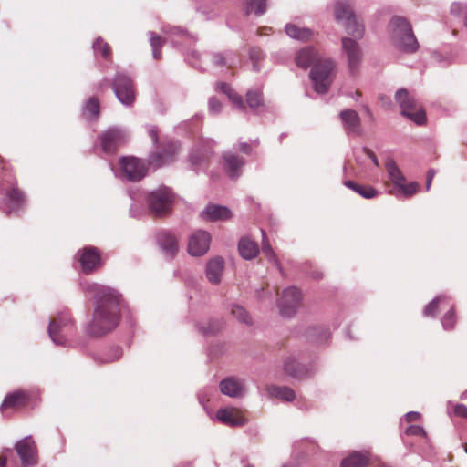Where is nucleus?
<instances>
[{"label": "nucleus", "mask_w": 467, "mask_h": 467, "mask_svg": "<svg viewBox=\"0 0 467 467\" xmlns=\"http://www.w3.org/2000/svg\"><path fill=\"white\" fill-rule=\"evenodd\" d=\"M84 290L93 293L95 298L92 317L85 326V334L93 338L101 337L119 326L122 296L116 289L98 284H87Z\"/></svg>", "instance_id": "obj_1"}, {"label": "nucleus", "mask_w": 467, "mask_h": 467, "mask_svg": "<svg viewBox=\"0 0 467 467\" xmlns=\"http://www.w3.org/2000/svg\"><path fill=\"white\" fill-rule=\"evenodd\" d=\"M389 37L393 45L404 53L413 54L420 48L410 23L403 16H394L390 20Z\"/></svg>", "instance_id": "obj_2"}, {"label": "nucleus", "mask_w": 467, "mask_h": 467, "mask_svg": "<svg viewBox=\"0 0 467 467\" xmlns=\"http://www.w3.org/2000/svg\"><path fill=\"white\" fill-rule=\"evenodd\" d=\"M176 195L171 188L161 185L146 195V204L150 214L155 218L169 215L173 208Z\"/></svg>", "instance_id": "obj_3"}, {"label": "nucleus", "mask_w": 467, "mask_h": 467, "mask_svg": "<svg viewBox=\"0 0 467 467\" xmlns=\"http://www.w3.org/2000/svg\"><path fill=\"white\" fill-rule=\"evenodd\" d=\"M335 66L334 60L326 58L321 59L311 68L309 78L317 93L323 95L328 92L332 84L331 74Z\"/></svg>", "instance_id": "obj_4"}, {"label": "nucleus", "mask_w": 467, "mask_h": 467, "mask_svg": "<svg viewBox=\"0 0 467 467\" xmlns=\"http://www.w3.org/2000/svg\"><path fill=\"white\" fill-rule=\"evenodd\" d=\"M395 99L401 109V115L405 116L418 125H423L427 121L425 110L418 108L415 99L406 88L396 91Z\"/></svg>", "instance_id": "obj_5"}, {"label": "nucleus", "mask_w": 467, "mask_h": 467, "mask_svg": "<svg viewBox=\"0 0 467 467\" xmlns=\"http://www.w3.org/2000/svg\"><path fill=\"white\" fill-rule=\"evenodd\" d=\"M119 166L122 176L131 182H137L145 178L150 168L146 160L134 156L121 157Z\"/></svg>", "instance_id": "obj_6"}, {"label": "nucleus", "mask_w": 467, "mask_h": 467, "mask_svg": "<svg viewBox=\"0 0 467 467\" xmlns=\"http://www.w3.org/2000/svg\"><path fill=\"white\" fill-rule=\"evenodd\" d=\"M75 258L80 265L81 272L85 275H91L104 265L101 251L96 246H86L79 249Z\"/></svg>", "instance_id": "obj_7"}, {"label": "nucleus", "mask_w": 467, "mask_h": 467, "mask_svg": "<svg viewBox=\"0 0 467 467\" xmlns=\"http://www.w3.org/2000/svg\"><path fill=\"white\" fill-rule=\"evenodd\" d=\"M101 150L106 154H115L119 147L127 143L126 131L119 127H109L99 135Z\"/></svg>", "instance_id": "obj_8"}, {"label": "nucleus", "mask_w": 467, "mask_h": 467, "mask_svg": "<svg viewBox=\"0 0 467 467\" xmlns=\"http://www.w3.org/2000/svg\"><path fill=\"white\" fill-rule=\"evenodd\" d=\"M111 88L118 99L125 106H132L135 99L134 83L130 77L123 72L115 75Z\"/></svg>", "instance_id": "obj_9"}, {"label": "nucleus", "mask_w": 467, "mask_h": 467, "mask_svg": "<svg viewBox=\"0 0 467 467\" xmlns=\"http://www.w3.org/2000/svg\"><path fill=\"white\" fill-rule=\"evenodd\" d=\"M178 150L179 147L174 141H162L156 146V150L149 154V158L146 160L149 167L159 169L171 163Z\"/></svg>", "instance_id": "obj_10"}, {"label": "nucleus", "mask_w": 467, "mask_h": 467, "mask_svg": "<svg viewBox=\"0 0 467 467\" xmlns=\"http://www.w3.org/2000/svg\"><path fill=\"white\" fill-rule=\"evenodd\" d=\"M303 296L296 286H290L283 290L277 300L279 313L284 317H292L301 306Z\"/></svg>", "instance_id": "obj_11"}, {"label": "nucleus", "mask_w": 467, "mask_h": 467, "mask_svg": "<svg viewBox=\"0 0 467 467\" xmlns=\"http://www.w3.org/2000/svg\"><path fill=\"white\" fill-rule=\"evenodd\" d=\"M74 326L75 321L71 314L68 311L61 312L49 323V337L55 344L64 345L66 342L64 333L71 331Z\"/></svg>", "instance_id": "obj_12"}, {"label": "nucleus", "mask_w": 467, "mask_h": 467, "mask_svg": "<svg viewBox=\"0 0 467 467\" xmlns=\"http://www.w3.org/2000/svg\"><path fill=\"white\" fill-rule=\"evenodd\" d=\"M342 52L347 57L348 71L356 76L363 58L360 45L352 37L344 36L341 38Z\"/></svg>", "instance_id": "obj_13"}, {"label": "nucleus", "mask_w": 467, "mask_h": 467, "mask_svg": "<svg viewBox=\"0 0 467 467\" xmlns=\"http://www.w3.org/2000/svg\"><path fill=\"white\" fill-rule=\"evenodd\" d=\"M16 451L23 467H34L38 463L37 448L31 436L19 441L16 444Z\"/></svg>", "instance_id": "obj_14"}, {"label": "nucleus", "mask_w": 467, "mask_h": 467, "mask_svg": "<svg viewBox=\"0 0 467 467\" xmlns=\"http://www.w3.org/2000/svg\"><path fill=\"white\" fill-rule=\"evenodd\" d=\"M26 196L18 187L12 185L5 192V211L7 215L19 214L26 205Z\"/></svg>", "instance_id": "obj_15"}, {"label": "nucleus", "mask_w": 467, "mask_h": 467, "mask_svg": "<svg viewBox=\"0 0 467 467\" xmlns=\"http://www.w3.org/2000/svg\"><path fill=\"white\" fill-rule=\"evenodd\" d=\"M210 243V234L204 230H198L189 238L188 252L192 256H202L208 252Z\"/></svg>", "instance_id": "obj_16"}, {"label": "nucleus", "mask_w": 467, "mask_h": 467, "mask_svg": "<svg viewBox=\"0 0 467 467\" xmlns=\"http://www.w3.org/2000/svg\"><path fill=\"white\" fill-rule=\"evenodd\" d=\"M158 246L171 258L174 257L179 251V238L169 230H160L155 234Z\"/></svg>", "instance_id": "obj_17"}, {"label": "nucleus", "mask_w": 467, "mask_h": 467, "mask_svg": "<svg viewBox=\"0 0 467 467\" xmlns=\"http://www.w3.org/2000/svg\"><path fill=\"white\" fill-rule=\"evenodd\" d=\"M343 128L348 135H361V119L354 109H344L339 113Z\"/></svg>", "instance_id": "obj_18"}, {"label": "nucleus", "mask_w": 467, "mask_h": 467, "mask_svg": "<svg viewBox=\"0 0 467 467\" xmlns=\"http://www.w3.org/2000/svg\"><path fill=\"white\" fill-rule=\"evenodd\" d=\"M216 417L230 427H242L247 422L246 418L235 408H221L217 410Z\"/></svg>", "instance_id": "obj_19"}, {"label": "nucleus", "mask_w": 467, "mask_h": 467, "mask_svg": "<svg viewBox=\"0 0 467 467\" xmlns=\"http://www.w3.org/2000/svg\"><path fill=\"white\" fill-rule=\"evenodd\" d=\"M321 59L322 57L316 48L310 46L299 49L295 57L296 65L302 69H307L310 67H313L314 65L318 63Z\"/></svg>", "instance_id": "obj_20"}, {"label": "nucleus", "mask_w": 467, "mask_h": 467, "mask_svg": "<svg viewBox=\"0 0 467 467\" xmlns=\"http://www.w3.org/2000/svg\"><path fill=\"white\" fill-rule=\"evenodd\" d=\"M284 370L296 379H304L314 374L313 366L299 363L295 358L289 357L284 361Z\"/></svg>", "instance_id": "obj_21"}, {"label": "nucleus", "mask_w": 467, "mask_h": 467, "mask_svg": "<svg viewBox=\"0 0 467 467\" xmlns=\"http://www.w3.org/2000/svg\"><path fill=\"white\" fill-rule=\"evenodd\" d=\"M29 401V393L23 389H17L5 395L4 400H2V410L7 409L19 410L25 408Z\"/></svg>", "instance_id": "obj_22"}, {"label": "nucleus", "mask_w": 467, "mask_h": 467, "mask_svg": "<svg viewBox=\"0 0 467 467\" xmlns=\"http://www.w3.org/2000/svg\"><path fill=\"white\" fill-rule=\"evenodd\" d=\"M224 161V170L231 179H237L241 174V170L244 165V160L237 154L232 152H224L223 154Z\"/></svg>", "instance_id": "obj_23"}, {"label": "nucleus", "mask_w": 467, "mask_h": 467, "mask_svg": "<svg viewBox=\"0 0 467 467\" xmlns=\"http://www.w3.org/2000/svg\"><path fill=\"white\" fill-rule=\"evenodd\" d=\"M220 390L223 395L237 398L243 394L244 384L239 379L228 377L220 382Z\"/></svg>", "instance_id": "obj_24"}, {"label": "nucleus", "mask_w": 467, "mask_h": 467, "mask_svg": "<svg viewBox=\"0 0 467 467\" xmlns=\"http://www.w3.org/2000/svg\"><path fill=\"white\" fill-rule=\"evenodd\" d=\"M224 268V260L220 257L211 259L206 265V277L210 283L218 285L221 282Z\"/></svg>", "instance_id": "obj_25"}, {"label": "nucleus", "mask_w": 467, "mask_h": 467, "mask_svg": "<svg viewBox=\"0 0 467 467\" xmlns=\"http://www.w3.org/2000/svg\"><path fill=\"white\" fill-rule=\"evenodd\" d=\"M285 32L289 37L301 42H308L312 40L315 35L311 28L301 27L292 23L285 25Z\"/></svg>", "instance_id": "obj_26"}, {"label": "nucleus", "mask_w": 467, "mask_h": 467, "mask_svg": "<svg viewBox=\"0 0 467 467\" xmlns=\"http://www.w3.org/2000/svg\"><path fill=\"white\" fill-rule=\"evenodd\" d=\"M334 16L335 19L337 22L348 20L354 17L355 12L352 6V4L349 0H337L334 4Z\"/></svg>", "instance_id": "obj_27"}, {"label": "nucleus", "mask_w": 467, "mask_h": 467, "mask_svg": "<svg viewBox=\"0 0 467 467\" xmlns=\"http://www.w3.org/2000/svg\"><path fill=\"white\" fill-rule=\"evenodd\" d=\"M238 252L244 260H252L259 254V247L249 237H242L238 242Z\"/></svg>", "instance_id": "obj_28"}, {"label": "nucleus", "mask_w": 467, "mask_h": 467, "mask_svg": "<svg viewBox=\"0 0 467 467\" xmlns=\"http://www.w3.org/2000/svg\"><path fill=\"white\" fill-rule=\"evenodd\" d=\"M203 213H205L207 218L212 222L229 220L233 216L228 207L217 204L207 205Z\"/></svg>", "instance_id": "obj_29"}, {"label": "nucleus", "mask_w": 467, "mask_h": 467, "mask_svg": "<svg viewBox=\"0 0 467 467\" xmlns=\"http://www.w3.org/2000/svg\"><path fill=\"white\" fill-rule=\"evenodd\" d=\"M82 114L88 121H96L100 115V103L97 97H90L82 108Z\"/></svg>", "instance_id": "obj_30"}, {"label": "nucleus", "mask_w": 467, "mask_h": 467, "mask_svg": "<svg viewBox=\"0 0 467 467\" xmlns=\"http://www.w3.org/2000/svg\"><path fill=\"white\" fill-rule=\"evenodd\" d=\"M216 89L225 94L238 109L242 111L246 110V106L243 100V98L237 94L228 83L218 82L216 84Z\"/></svg>", "instance_id": "obj_31"}, {"label": "nucleus", "mask_w": 467, "mask_h": 467, "mask_svg": "<svg viewBox=\"0 0 467 467\" xmlns=\"http://www.w3.org/2000/svg\"><path fill=\"white\" fill-rule=\"evenodd\" d=\"M262 234V252L266 256L267 260L271 263H273L277 269L279 270L281 275H284L283 267L277 259V256L273 250L270 242L268 240L267 234L265 230L261 229Z\"/></svg>", "instance_id": "obj_32"}, {"label": "nucleus", "mask_w": 467, "mask_h": 467, "mask_svg": "<svg viewBox=\"0 0 467 467\" xmlns=\"http://www.w3.org/2000/svg\"><path fill=\"white\" fill-rule=\"evenodd\" d=\"M344 185L366 199H372L379 194L372 186L358 184L351 180L345 181Z\"/></svg>", "instance_id": "obj_33"}, {"label": "nucleus", "mask_w": 467, "mask_h": 467, "mask_svg": "<svg viewBox=\"0 0 467 467\" xmlns=\"http://www.w3.org/2000/svg\"><path fill=\"white\" fill-rule=\"evenodd\" d=\"M246 104L254 113L260 112L265 107L263 99V92L257 89L248 90L246 95Z\"/></svg>", "instance_id": "obj_34"}, {"label": "nucleus", "mask_w": 467, "mask_h": 467, "mask_svg": "<svg viewBox=\"0 0 467 467\" xmlns=\"http://www.w3.org/2000/svg\"><path fill=\"white\" fill-rule=\"evenodd\" d=\"M368 463L369 458L368 455L354 451L342 461L340 467H367Z\"/></svg>", "instance_id": "obj_35"}, {"label": "nucleus", "mask_w": 467, "mask_h": 467, "mask_svg": "<svg viewBox=\"0 0 467 467\" xmlns=\"http://www.w3.org/2000/svg\"><path fill=\"white\" fill-rule=\"evenodd\" d=\"M347 33L356 39H361L364 36L365 27L357 16L344 23Z\"/></svg>", "instance_id": "obj_36"}, {"label": "nucleus", "mask_w": 467, "mask_h": 467, "mask_svg": "<svg viewBox=\"0 0 467 467\" xmlns=\"http://www.w3.org/2000/svg\"><path fill=\"white\" fill-rule=\"evenodd\" d=\"M267 390L270 396L285 401H293L296 399L295 391L289 387L270 386Z\"/></svg>", "instance_id": "obj_37"}, {"label": "nucleus", "mask_w": 467, "mask_h": 467, "mask_svg": "<svg viewBox=\"0 0 467 467\" xmlns=\"http://www.w3.org/2000/svg\"><path fill=\"white\" fill-rule=\"evenodd\" d=\"M386 170L390 180L397 187L401 182H405L406 179L394 160H389L386 162Z\"/></svg>", "instance_id": "obj_38"}, {"label": "nucleus", "mask_w": 467, "mask_h": 467, "mask_svg": "<svg viewBox=\"0 0 467 467\" xmlns=\"http://www.w3.org/2000/svg\"><path fill=\"white\" fill-rule=\"evenodd\" d=\"M123 355V350L119 346H113L101 357H98L95 360L99 364H108L119 360Z\"/></svg>", "instance_id": "obj_39"}, {"label": "nucleus", "mask_w": 467, "mask_h": 467, "mask_svg": "<svg viewBox=\"0 0 467 467\" xmlns=\"http://www.w3.org/2000/svg\"><path fill=\"white\" fill-rule=\"evenodd\" d=\"M223 325L224 322L223 319H211L205 326H201L199 330L204 336L216 335L223 329Z\"/></svg>", "instance_id": "obj_40"}, {"label": "nucleus", "mask_w": 467, "mask_h": 467, "mask_svg": "<svg viewBox=\"0 0 467 467\" xmlns=\"http://www.w3.org/2000/svg\"><path fill=\"white\" fill-rule=\"evenodd\" d=\"M150 43L154 59L160 60L161 58V48L165 44V39L159 36L154 32H150Z\"/></svg>", "instance_id": "obj_41"}, {"label": "nucleus", "mask_w": 467, "mask_h": 467, "mask_svg": "<svg viewBox=\"0 0 467 467\" xmlns=\"http://www.w3.org/2000/svg\"><path fill=\"white\" fill-rule=\"evenodd\" d=\"M266 10V0H246L245 14L254 13L256 16H262Z\"/></svg>", "instance_id": "obj_42"}, {"label": "nucleus", "mask_w": 467, "mask_h": 467, "mask_svg": "<svg viewBox=\"0 0 467 467\" xmlns=\"http://www.w3.org/2000/svg\"><path fill=\"white\" fill-rule=\"evenodd\" d=\"M95 54H100L106 60L111 59V47L103 38L98 37L92 46Z\"/></svg>", "instance_id": "obj_43"}, {"label": "nucleus", "mask_w": 467, "mask_h": 467, "mask_svg": "<svg viewBox=\"0 0 467 467\" xmlns=\"http://www.w3.org/2000/svg\"><path fill=\"white\" fill-rule=\"evenodd\" d=\"M231 313L240 322L252 325V317L249 313L241 306L234 305L232 307Z\"/></svg>", "instance_id": "obj_44"}, {"label": "nucleus", "mask_w": 467, "mask_h": 467, "mask_svg": "<svg viewBox=\"0 0 467 467\" xmlns=\"http://www.w3.org/2000/svg\"><path fill=\"white\" fill-rule=\"evenodd\" d=\"M441 323L444 329L446 330H451L454 328V326L456 324V316L453 306H451L450 310L443 316Z\"/></svg>", "instance_id": "obj_45"}, {"label": "nucleus", "mask_w": 467, "mask_h": 467, "mask_svg": "<svg viewBox=\"0 0 467 467\" xmlns=\"http://www.w3.org/2000/svg\"><path fill=\"white\" fill-rule=\"evenodd\" d=\"M207 160L208 155L199 150L192 152L189 156V161L194 168L202 166Z\"/></svg>", "instance_id": "obj_46"}, {"label": "nucleus", "mask_w": 467, "mask_h": 467, "mask_svg": "<svg viewBox=\"0 0 467 467\" xmlns=\"http://www.w3.org/2000/svg\"><path fill=\"white\" fill-rule=\"evenodd\" d=\"M442 296H437L433 300H431L423 310V315L425 317H433L438 313V304L441 301Z\"/></svg>", "instance_id": "obj_47"}, {"label": "nucleus", "mask_w": 467, "mask_h": 467, "mask_svg": "<svg viewBox=\"0 0 467 467\" xmlns=\"http://www.w3.org/2000/svg\"><path fill=\"white\" fill-rule=\"evenodd\" d=\"M399 190L405 195L406 197H410L418 192L419 184L415 182H410L409 184H405L401 182L398 186Z\"/></svg>", "instance_id": "obj_48"}, {"label": "nucleus", "mask_w": 467, "mask_h": 467, "mask_svg": "<svg viewBox=\"0 0 467 467\" xmlns=\"http://www.w3.org/2000/svg\"><path fill=\"white\" fill-rule=\"evenodd\" d=\"M408 436H426V431L421 426L410 425L405 431Z\"/></svg>", "instance_id": "obj_49"}, {"label": "nucleus", "mask_w": 467, "mask_h": 467, "mask_svg": "<svg viewBox=\"0 0 467 467\" xmlns=\"http://www.w3.org/2000/svg\"><path fill=\"white\" fill-rule=\"evenodd\" d=\"M209 109L212 113L217 114L222 109V103L215 97H212L209 99Z\"/></svg>", "instance_id": "obj_50"}, {"label": "nucleus", "mask_w": 467, "mask_h": 467, "mask_svg": "<svg viewBox=\"0 0 467 467\" xmlns=\"http://www.w3.org/2000/svg\"><path fill=\"white\" fill-rule=\"evenodd\" d=\"M149 136L151 138L155 146L161 144V142L159 140V130L156 126H150L148 130Z\"/></svg>", "instance_id": "obj_51"}, {"label": "nucleus", "mask_w": 467, "mask_h": 467, "mask_svg": "<svg viewBox=\"0 0 467 467\" xmlns=\"http://www.w3.org/2000/svg\"><path fill=\"white\" fill-rule=\"evenodd\" d=\"M213 62L218 67H223L226 65V56L223 53H214L213 55Z\"/></svg>", "instance_id": "obj_52"}, {"label": "nucleus", "mask_w": 467, "mask_h": 467, "mask_svg": "<svg viewBox=\"0 0 467 467\" xmlns=\"http://www.w3.org/2000/svg\"><path fill=\"white\" fill-rule=\"evenodd\" d=\"M454 414L458 417L467 419V406L464 404H457L454 407Z\"/></svg>", "instance_id": "obj_53"}, {"label": "nucleus", "mask_w": 467, "mask_h": 467, "mask_svg": "<svg viewBox=\"0 0 467 467\" xmlns=\"http://www.w3.org/2000/svg\"><path fill=\"white\" fill-rule=\"evenodd\" d=\"M463 9L467 11V5H462L460 3H453L451 6V12L453 15H460Z\"/></svg>", "instance_id": "obj_54"}, {"label": "nucleus", "mask_w": 467, "mask_h": 467, "mask_svg": "<svg viewBox=\"0 0 467 467\" xmlns=\"http://www.w3.org/2000/svg\"><path fill=\"white\" fill-rule=\"evenodd\" d=\"M249 56H250L251 60L257 62L261 59L262 54H261L260 49L254 47V48L250 49Z\"/></svg>", "instance_id": "obj_55"}, {"label": "nucleus", "mask_w": 467, "mask_h": 467, "mask_svg": "<svg viewBox=\"0 0 467 467\" xmlns=\"http://www.w3.org/2000/svg\"><path fill=\"white\" fill-rule=\"evenodd\" d=\"M379 99L386 109H390L392 107V101L389 97L381 94L379 95Z\"/></svg>", "instance_id": "obj_56"}, {"label": "nucleus", "mask_w": 467, "mask_h": 467, "mask_svg": "<svg viewBox=\"0 0 467 467\" xmlns=\"http://www.w3.org/2000/svg\"><path fill=\"white\" fill-rule=\"evenodd\" d=\"M239 150L244 154H251L252 153V146L247 142H240L239 143Z\"/></svg>", "instance_id": "obj_57"}, {"label": "nucleus", "mask_w": 467, "mask_h": 467, "mask_svg": "<svg viewBox=\"0 0 467 467\" xmlns=\"http://www.w3.org/2000/svg\"><path fill=\"white\" fill-rule=\"evenodd\" d=\"M420 418V414L419 412L410 411L405 415V419L408 422L417 421Z\"/></svg>", "instance_id": "obj_58"}, {"label": "nucleus", "mask_w": 467, "mask_h": 467, "mask_svg": "<svg viewBox=\"0 0 467 467\" xmlns=\"http://www.w3.org/2000/svg\"><path fill=\"white\" fill-rule=\"evenodd\" d=\"M435 175V171L433 169H430L427 172V181H426V190L429 191Z\"/></svg>", "instance_id": "obj_59"}, {"label": "nucleus", "mask_w": 467, "mask_h": 467, "mask_svg": "<svg viewBox=\"0 0 467 467\" xmlns=\"http://www.w3.org/2000/svg\"><path fill=\"white\" fill-rule=\"evenodd\" d=\"M364 152L366 153L367 156H368L370 158V160L372 161V162L378 166L379 165V161H378V158L377 156L375 155V153L368 148H364L363 149Z\"/></svg>", "instance_id": "obj_60"}, {"label": "nucleus", "mask_w": 467, "mask_h": 467, "mask_svg": "<svg viewBox=\"0 0 467 467\" xmlns=\"http://www.w3.org/2000/svg\"><path fill=\"white\" fill-rule=\"evenodd\" d=\"M109 85V80L107 78H103L98 83L97 89L100 92H103Z\"/></svg>", "instance_id": "obj_61"}, {"label": "nucleus", "mask_w": 467, "mask_h": 467, "mask_svg": "<svg viewBox=\"0 0 467 467\" xmlns=\"http://www.w3.org/2000/svg\"><path fill=\"white\" fill-rule=\"evenodd\" d=\"M321 335L325 340H327L330 337V333L327 329H322Z\"/></svg>", "instance_id": "obj_62"}, {"label": "nucleus", "mask_w": 467, "mask_h": 467, "mask_svg": "<svg viewBox=\"0 0 467 467\" xmlns=\"http://www.w3.org/2000/svg\"><path fill=\"white\" fill-rule=\"evenodd\" d=\"M256 293H257V297L258 298H262L263 294L265 293V290L261 289L260 291H257Z\"/></svg>", "instance_id": "obj_63"}, {"label": "nucleus", "mask_w": 467, "mask_h": 467, "mask_svg": "<svg viewBox=\"0 0 467 467\" xmlns=\"http://www.w3.org/2000/svg\"><path fill=\"white\" fill-rule=\"evenodd\" d=\"M1 463H2V467H5V465H6V458L5 457L2 456Z\"/></svg>", "instance_id": "obj_64"}]
</instances>
